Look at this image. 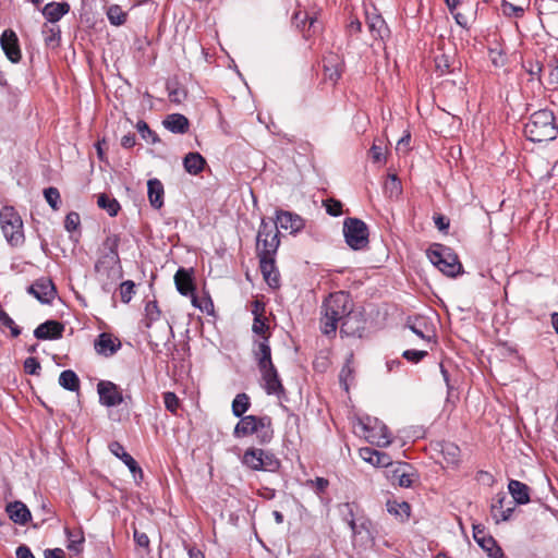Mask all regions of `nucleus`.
Returning <instances> with one entry per match:
<instances>
[{
  "label": "nucleus",
  "instance_id": "f257e3e1",
  "mask_svg": "<svg viewBox=\"0 0 558 558\" xmlns=\"http://www.w3.org/2000/svg\"><path fill=\"white\" fill-rule=\"evenodd\" d=\"M353 310V301L349 293L338 291L330 293L322 305L320 330L326 336H335L339 322H342Z\"/></svg>",
  "mask_w": 558,
  "mask_h": 558
},
{
  "label": "nucleus",
  "instance_id": "f03ea898",
  "mask_svg": "<svg viewBox=\"0 0 558 558\" xmlns=\"http://www.w3.org/2000/svg\"><path fill=\"white\" fill-rule=\"evenodd\" d=\"M120 239L118 235L108 236L104 242L106 252L95 264V271L99 278L106 277L110 282H104L102 288L109 292L111 284L122 277L120 258L118 254Z\"/></svg>",
  "mask_w": 558,
  "mask_h": 558
},
{
  "label": "nucleus",
  "instance_id": "7ed1b4c3",
  "mask_svg": "<svg viewBox=\"0 0 558 558\" xmlns=\"http://www.w3.org/2000/svg\"><path fill=\"white\" fill-rule=\"evenodd\" d=\"M524 133L532 142H548L557 137L558 128L555 123L554 113L550 110L542 109L531 114L524 125Z\"/></svg>",
  "mask_w": 558,
  "mask_h": 558
},
{
  "label": "nucleus",
  "instance_id": "20e7f679",
  "mask_svg": "<svg viewBox=\"0 0 558 558\" xmlns=\"http://www.w3.org/2000/svg\"><path fill=\"white\" fill-rule=\"evenodd\" d=\"M144 324L147 328L149 343L155 347L167 342L172 336V327L166 319L161 318V312L156 301L147 302Z\"/></svg>",
  "mask_w": 558,
  "mask_h": 558
},
{
  "label": "nucleus",
  "instance_id": "39448f33",
  "mask_svg": "<svg viewBox=\"0 0 558 558\" xmlns=\"http://www.w3.org/2000/svg\"><path fill=\"white\" fill-rule=\"evenodd\" d=\"M254 434L260 444H268L274 437L271 418L267 415L241 416V420L233 429V436L235 438H242Z\"/></svg>",
  "mask_w": 558,
  "mask_h": 558
},
{
  "label": "nucleus",
  "instance_id": "423d86ee",
  "mask_svg": "<svg viewBox=\"0 0 558 558\" xmlns=\"http://www.w3.org/2000/svg\"><path fill=\"white\" fill-rule=\"evenodd\" d=\"M0 225L10 245L17 246L24 242L23 221L13 207L5 206L0 210Z\"/></svg>",
  "mask_w": 558,
  "mask_h": 558
},
{
  "label": "nucleus",
  "instance_id": "0eeeda50",
  "mask_svg": "<svg viewBox=\"0 0 558 558\" xmlns=\"http://www.w3.org/2000/svg\"><path fill=\"white\" fill-rule=\"evenodd\" d=\"M429 260L445 275L454 277L460 274L462 265L450 248L435 245L427 252Z\"/></svg>",
  "mask_w": 558,
  "mask_h": 558
},
{
  "label": "nucleus",
  "instance_id": "6e6552de",
  "mask_svg": "<svg viewBox=\"0 0 558 558\" xmlns=\"http://www.w3.org/2000/svg\"><path fill=\"white\" fill-rule=\"evenodd\" d=\"M242 463L253 471L275 472L280 466V461L274 453L258 448H248L244 451Z\"/></svg>",
  "mask_w": 558,
  "mask_h": 558
},
{
  "label": "nucleus",
  "instance_id": "1a4fd4ad",
  "mask_svg": "<svg viewBox=\"0 0 558 558\" xmlns=\"http://www.w3.org/2000/svg\"><path fill=\"white\" fill-rule=\"evenodd\" d=\"M343 234L347 244L355 251L368 245V227L359 218H347L343 222Z\"/></svg>",
  "mask_w": 558,
  "mask_h": 558
},
{
  "label": "nucleus",
  "instance_id": "9d476101",
  "mask_svg": "<svg viewBox=\"0 0 558 558\" xmlns=\"http://www.w3.org/2000/svg\"><path fill=\"white\" fill-rule=\"evenodd\" d=\"M279 245L280 240L277 226H274L271 222L262 219L256 236L257 256L276 255Z\"/></svg>",
  "mask_w": 558,
  "mask_h": 558
},
{
  "label": "nucleus",
  "instance_id": "9b49d317",
  "mask_svg": "<svg viewBox=\"0 0 558 558\" xmlns=\"http://www.w3.org/2000/svg\"><path fill=\"white\" fill-rule=\"evenodd\" d=\"M365 438L377 447H387L391 444V435L388 427L377 418L366 417L362 422Z\"/></svg>",
  "mask_w": 558,
  "mask_h": 558
},
{
  "label": "nucleus",
  "instance_id": "f8f14e48",
  "mask_svg": "<svg viewBox=\"0 0 558 558\" xmlns=\"http://www.w3.org/2000/svg\"><path fill=\"white\" fill-rule=\"evenodd\" d=\"M193 275L194 270L192 268H179L174 275V284L180 294L192 296V304L195 307L203 308L202 305L197 303V299L194 295L195 284Z\"/></svg>",
  "mask_w": 558,
  "mask_h": 558
},
{
  "label": "nucleus",
  "instance_id": "ddd939ff",
  "mask_svg": "<svg viewBox=\"0 0 558 558\" xmlns=\"http://www.w3.org/2000/svg\"><path fill=\"white\" fill-rule=\"evenodd\" d=\"M389 470L388 477L392 484H398L400 487H411L416 478V474L411 464L405 462H392Z\"/></svg>",
  "mask_w": 558,
  "mask_h": 558
},
{
  "label": "nucleus",
  "instance_id": "4468645a",
  "mask_svg": "<svg viewBox=\"0 0 558 558\" xmlns=\"http://www.w3.org/2000/svg\"><path fill=\"white\" fill-rule=\"evenodd\" d=\"M27 292L43 304H51L57 294V289L51 279L43 277L27 288Z\"/></svg>",
  "mask_w": 558,
  "mask_h": 558
},
{
  "label": "nucleus",
  "instance_id": "2eb2a0df",
  "mask_svg": "<svg viewBox=\"0 0 558 558\" xmlns=\"http://www.w3.org/2000/svg\"><path fill=\"white\" fill-rule=\"evenodd\" d=\"M99 401L106 407H117L123 402L120 388L111 381H100L97 385Z\"/></svg>",
  "mask_w": 558,
  "mask_h": 558
},
{
  "label": "nucleus",
  "instance_id": "dca6fc26",
  "mask_svg": "<svg viewBox=\"0 0 558 558\" xmlns=\"http://www.w3.org/2000/svg\"><path fill=\"white\" fill-rule=\"evenodd\" d=\"M474 541L488 554L492 558H501L502 549L497 545L496 541L486 534L485 529L481 525H473Z\"/></svg>",
  "mask_w": 558,
  "mask_h": 558
},
{
  "label": "nucleus",
  "instance_id": "f3484780",
  "mask_svg": "<svg viewBox=\"0 0 558 558\" xmlns=\"http://www.w3.org/2000/svg\"><path fill=\"white\" fill-rule=\"evenodd\" d=\"M365 329V322L361 314L353 311L341 322L340 333L347 337L361 338Z\"/></svg>",
  "mask_w": 558,
  "mask_h": 558
},
{
  "label": "nucleus",
  "instance_id": "a211bd4d",
  "mask_svg": "<svg viewBox=\"0 0 558 558\" xmlns=\"http://www.w3.org/2000/svg\"><path fill=\"white\" fill-rule=\"evenodd\" d=\"M0 44L2 50L11 62L17 63L21 60L19 39L13 31H4L0 37Z\"/></svg>",
  "mask_w": 558,
  "mask_h": 558
},
{
  "label": "nucleus",
  "instance_id": "6ab92c4d",
  "mask_svg": "<svg viewBox=\"0 0 558 558\" xmlns=\"http://www.w3.org/2000/svg\"><path fill=\"white\" fill-rule=\"evenodd\" d=\"M274 226L280 227L281 229L289 230L291 233H295L303 229L304 220L296 214L278 210L276 216V222Z\"/></svg>",
  "mask_w": 558,
  "mask_h": 558
},
{
  "label": "nucleus",
  "instance_id": "aec40b11",
  "mask_svg": "<svg viewBox=\"0 0 558 558\" xmlns=\"http://www.w3.org/2000/svg\"><path fill=\"white\" fill-rule=\"evenodd\" d=\"M259 371L265 383L264 387L268 395H279L283 392V386L274 364H270L269 366L265 365V367L259 368Z\"/></svg>",
  "mask_w": 558,
  "mask_h": 558
},
{
  "label": "nucleus",
  "instance_id": "412c9836",
  "mask_svg": "<svg viewBox=\"0 0 558 558\" xmlns=\"http://www.w3.org/2000/svg\"><path fill=\"white\" fill-rule=\"evenodd\" d=\"M366 25L374 38L384 39L386 36H388L389 29L387 24L375 9L373 11H366Z\"/></svg>",
  "mask_w": 558,
  "mask_h": 558
},
{
  "label": "nucleus",
  "instance_id": "4be33fe9",
  "mask_svg": "<svg viewBox=\"0 0 558 558\" xmlns=\"http://www.w3.org/2000/svg\"><path fill=\"white\" fill-rule=\"evenodd\" d=\"M259 258V268L267 283L277 288L279 286V272L275 266V255H262Z\"/></svg>",
  "mask_w": 558,
  "mask_h": 558
},
{
  "label": "nucleus",
  "instance_id": "5701e85b",
  "mask_svg": "<svg viewBox=\"0 0 558 558\" xmlns=\"http://www.w3.org/2000/svg\"><path fill=\"white\" fill-rule=\"evenodd\" d=\"M63 331L64 326L61 323L47 320L34 330V336L39 340L59 339L62 337Z\"/></svg>",
  "mask_w": 558,
  "mask_h": 558
},
{
  "label": "nucleus",
  "instance_id": "b1692460",
  "mask_svg": "<svg viewBox=\"0 0 558 558\" xmlns=\"http://www.w3.org/2000/svg\"><path fill=\"white\" fill-rule=\"evenodd\" d=\"M109 449L116 457H118L124 462V464L129 468L131 473H133L135 480L137 475L140 476V478H143L142 469L138 466L137 462L133 459V457L124 450L121 444H119L118 441H113L109 445Z\"/></svg>",
  "mask_w": 558,
  "mask_h": 558
},
{
  "label": "nucleus",
  "instance_id": "393cba45",
  "mask_svg": "<svg viewBox=\"0 0 558 558\" xmlns=\"http://www.w3.org/2000/svg\"><path fill=\"white\" fill-rule=\"evenodd\" d=\"M95 350L98 354L104 356L113 355L121 347L118 339H113L110 333H100L95 340Z\"/></svg>",
  "mask_w": 558,
  "mask_h": 558
},
{
  "label": "nucleus",
  "instance_id": "a878e982",
  "mask_svg": "<svg viewBox=\"0 0 558 558\" xmlns=\"http://www.w3.org/2000/svg\"><path fill=\"white\" fill-rule=\"evenodd\" d=\"M360 457L371 463L374 466L379 468H388L392 466V460L391 457L386 453L381 452L372 448H362L360 449Z\"/></svg>",
  "mask_w": 558,
  "mask_h": 558
},
{
  "label": "nucleus",
  "instance_id": "bb28decb",
  "mask_svg": "<svg viewBox=\"0 0 558 558\" xmlns=\"http://www.w3.org/2000/svg\"><path fill=\"white\" fill-rule=\"evenodd\" d=\"M148 201L151 207L159 209L163 206L165 190L160 180L150 179L147 182Z\"/></svg>",
  "mask_w": 558,
  "mask_h": 558
},
{
  "label": "nucleus",
  "instance_id": "cd10ccee",
  "mask_svg": "<svg viewBox=\"0 0 558 558\" xmlns=\"http://www.w3.org/2000/svg\"><path fill=\"white\" fill-rule=\"evenodd\" d=\"M10 519L17 524L24 525L31 520V511L22 501H14L7 506Z\"/></svg>",
  "mask_w": 558,
  "mask_h": 558
},
{
  "label": "nucleus",
  "instance_id": "c85d7f7f",
  "mask_svg": "<svg viewBox=\"0 0 558 558\" xmlns=\"http://www.w3.org/2000/svg\"><path fill=\"white\" fill-rule=\"evenodd\" d=\"M325 77L331 82H337L342 73V61L333 53L324 59Z\"/></svg>",
  "mask_w": 558,
  "mask_h": 558
},
{
  "label": "nucleus",
  "instance_id": "c756f323",
  "mask_svg": "<svg viewBox=\"0 0 558 558\" xmlns=\"http://www.w3.org/2000/svg\"><path fill=\"white\" fill-rule=\"evenodd\" d=\"M508 490L517 504L525 505L530 502V487L526 484L517 480H510Z\"/></svg>",
  "mask_w": 558,
  "mask_h": 558
},
{
  "label": "nucleus",
  "instance_id": "7c9ffc66",
  "mask_svg": "<svg viewBox=\"0 0 558 558\" xmlns=\"http://www.w3.org/2000/svg\"><path fill=\"white\" fill-rule=\"evenodd\" d=\"M254 356L257 361L258 368H264L265 365L274 364L271 361V350L268 343V337H263V339L256 342V348L254 349Z\"/></svg>",
  "mask_w": 558,
  "mask_h": 558
},
{
  "label": "nucleus",
  "instance_id": "2f4dec72",
  "mask_svg": "<svg viewBox=\"0 0 558 558\" xmlns=\"http://www.w3.org/2000/svg\"><path fill=\"white\" fill-rule=\"evenodd\" d=\"M163 125L172 133L184 134L187 132L190 123L185 116L172 113L163 120Z\"/></svg>",
  "mask_w": 558,
  "mask_h": 558
},
{
  "label": "nucleus",
  "instance_id": "473e14b6",
  "mask_svg": "<svg viewBox=\"0 0 558 558\" xmlns=\"http://www.w3.org/2000/svg\"><path fill=\"white\" fill-rule=\"evenodd\" d=\"M206 165L205 158L198 153H189L183 159V167L190 174H199Z\"/></svg>",
  "mask_w": 558,
  "mask_h": 558
},
{
  "label": "nucleus",
  "instance_id": "72a5a7b5",
  "mask_svg": "<svg viewBox=\"0 0 558 558\" xmlns=\"http://www.w3.org/2000/svg\"><path fill=\"white\" fill-rule=\"evenodd\" d=\"M70 10V5L66 2L58 3L51 2L45 5L43 9L44 16L49 22H58L64 14Z\"/></svg>",
  "mask_w": 558,
  "mask_h": 558
},
{
  "label": "nucleus",
  "instance_id": "f704fd0d",
  "mask_svg": "<svg viewBox=\"0 0 558 558\" xmlns=\"http://www.w3.org/2000/svg\"><path fill=\"white\" fill-rule=\"evenodd\" d=\"M506 496L498 495L495 502L492 505V515L496 522L508 520L512 512L513 507H505Z\"/></svg>",
  "mask_w": 558,
  "mask_h": 558
},
{
  "label": "nucleus",
  "instance_id": "c9c22d12",
  "mask_svg": "<svg viewBox=\"0 0 558 558\" xmlns=\"http://www.w3.org/2000/svg\"><path fill=\"white\" fill-rule=\"evenodd\" d=\"M387 510L390 514L395 515L401 522L407 521L411 514V507L407 501H388Z\"/></svg>",
  "mask_w": 558,
  "mask_h": 558
},
{
  "label": "nucleus",
  "instance_id": "e433bc0d",
  "mask_svg": "<svg viewBox=\"0 0 558 558\" xmlns=\"http://www.w3.org/2000/svg\"><path fill=\"white\" fill-rule=\"evenodd\" d=\"M59 385L70 391L80 389V379L75 372L71 369L63 371L59 376Z\"/></svg>",
  "mask_w": 558,
  "mask_h": 558
},
{
  "label": "nucleus",
  "instance_id": "4c0bfd02",
  "mask_svg": "<svg viewBox=\"0 0 558 558\" xmlns=\"http://www.w3.org/2000/svg\"><path fill=\"white\" fill-rule=\"evenodd\" d=\"M250 397L244 392L238 393L232 401V413L236 417L244 416L243 414L250 409Z\"/></svg>",
  "mask_w": 558,
  "mask_h": 558
},
{
  "label": "nucleus",
  "instance_id": "58836bf2",
  "mask_svg": "<svg viewBox=\"0 0 558 558\" xmlns=\"http://www.w3.org/2000/svg\"><path fill=\"white\" fill-rule=\"evenodd\" d=\"M97 204L100 208L105 209L109 216L114 217L118 215L120 210V204L116 198L109 197L106 194H100L98 196Z\"/></svg>",
  "mask_w": 558,
  "mask_h": 558
},
{
  "label": "nucleus",
  "instance_id": "ea45409f",
  "mask_svg": "<svg viewBox=\"0 0 558 558\" xmlns=\"http://www.w3.org/2000/svg\"><path fill=\"white\" fill-rule=\"evenodd\" d=\"M107 16L112 25L120 26L126 21V13L117 4L109 7Z\"/></svg>",
  "mask_w": 558,
  "mask_h": 558
},
{
  "label": "nucleus",
  "instance_id": "a19ab883",
  "mask_svg": "<svg viewBox=\"0 0 558 558\" xmlns=\"http://www.w3.org/2000/svg\"><path fill=\"white\" fill-rule=\"evenodd\" d=\"M385 190L390 197H398L402 192V186L397 174H389L385 184Z\"/></svg>",
  "mask_w": 558,
  "mask_h": 558
},
{
  "label": "nucleus",
  "instance_id": "79ce46f5",
  "mask_svg": "<svg viewBox=\"0 0 558 558\" xmlns=\"http://www.w3.org/2000/svg\"><path fill=\"white\" fill-rule=\"evenodd\" d=\"M501 12L507 17H522L525 9L521 5H514L506 0L501 3Z\"/></svg>",
  "mask_w": 558,
  "mask_h": 558
},
{
  "label": "nucleus",
  "instance_id": "37998d69",
  "mask_svg": "<svg viewBox=\"0 0 558 558\" xmlns=\"http://www.w3.org/2000/svg\"><path fill=\"white\" fill-rule=\"evenodd\" d=\"M65 533L68 536L69 545L68 548L70 550L81 551V545L84 542V536L82 532H73L69 529H65Z\"/></svg>",
  "mask_w": 558,
  "mask_h": 558
},
{
  "label": "nucleus",
  "instance_id": "c03bdc74",
  "mask_svg": "<svg viewBox=\"0 0 558 558\" xmlns=\"http://www.w3.org/2000/svg\"><path fill=\"white\" fill-rule=\"evenodd\" d=\"M0 327H8L11 330L12 337H17L21 333V329L15 325L14 320L9 314L0 307Z\"/></svg>",
  "mask_w": 558,
  "mask_h": 558
},
{
  "label": "nucleus",
  "instance_id": "a18cd8bd",
  "mask_svg": "<svg viewBox=\"0 0 558 558\" xmlns=\"http://www.w3.org/2000/svg\"><path fill=\"white\" fill-rule=\"evenodd\" d=\"M44 196L46 202L50 205L53 210L59 209V204L61 201L60 193L57 187L50 186L44 190Z\"/></svg>",
  "mask_w": 558,
  "mask_h": 558
},
{
  "label": "nucleus",
  "instance_id": "49530a36",
  "mask_svg": "<svg viewBox=\"0 0 558 558\" xmlns=\"http://www.w3.org/2000/svg\"><path fill=\"white\" fill-rule=\"evenodd\" d=\"M548 69V77H547V85L550 88H557L558 87V60L553 59L547 64Z\"/></svg>",
  "mask_w": 558,
  "mask_h": 558
},
{
  "label": "nucleus",
  "instance_id": "de8ad7c7",
  "mask_svg": "<svg viewBox=\"0 0 558 558\" xmlns=\"http://www.w3.org/2000/svg\"><path fill=\"white\" fill-rule=\"evenodd\" d=\"M135 293V284L132 280H126L120 284V298L123 303H129Z\"/></svg>",
  "mask_w": 558,
  "mask_h": 558
},
{
  "label": "nucleus",
  "instance_id": "09e8293b",
  "mask_svg": "<svg viewBox=\"0 0 558 558\" xmlns=\"http://www.w3.org/2000/svg\"><path fill=\"white\" fill-rule=\"evenodd\" d=\"M136 129L144 140H150L151 143L154 144L159 141L157 134L149 129L148 124L145 121H138L136 123Z\"/></svg>",
  "mask_w": 558,
  "mask_h": 558
},
{
  "label": "nucleus",
  "instance_id": "8fccbe9b",
  "mask_svg": "<svg viewBox=\"0 0 558 558\" xmlns=\"http://www.w3.org/2000/svg\"><path fill=\"white\" fill-rule=\"evenodd\" d=\"M163 403L169 412L175 414L180 405V400L174 392L168 391L163 393Z\"/></svg>",
  "mask_w": 558,
  "mask_h": 558
},
{
  "label": "nucleus",
  "instance_id": "3c124183",
  "mask_svg": "<svg viewBox=\"0 0 558 558\" xmlns=\"http://www.w3.org/2000/svg\"><path fill=\"white\" fill-rule=\"evenodd\" d=\"M524 68L526 69V72L531 75V80L536 78L537 81L541 82V76L544 66L539 62L527 61V63L524 64Z\"/></svg>",
  "mask_w": 558,
  "mask_h": 558
},
{
  "label": "nucleus",
  "instance_id": "603ef678",
  "mask_svg": "<svg viewBox=\"0 0 558 558\" xmlns=\"http://www.w3.org/2000/svg\"><path fill=\"white\" fill-rule=\"evenodd\" d=\"M81 223L80 215L75 211H71L66 215L64 220V228L72 232L75 231Z\"/></svg>",
  "mask_w": 558,
  "mask_h": 558
},
{
  "label": "nucleus",
  "instance_id": "864d4df0",
  "mask_svg": "<svg viewBox=\"0 0 558 558\" xmlns=\"http://www.w3.org/2000/svg\"><path fill=\"white\" fill-rule=\"evenodd\" d=\"M326 211L333 217L342 214V204L340 201L330 198L325 202Z\"/></svg>",
  "mask_w": 558,
  "mask_h": 558
},
{
  "label": "nucleus",
  "instance_id": "5fc2aeb1",
  "mask_svg": "<svg viewBox=\"0 0 558 558\" xmlns=\"http://www.w3.org/2000/svg\"><path fill=\"white\" fill-rule=\"evenodd\" d=\"M268 329V325L266 324V320L265 318H263L260 315H257L255 313V317H254V322H253V326H252V330L256 333V335H260L263 337H266L265 336V332L266 330Z\"/></svg>",
  "mask_w": 558,
  "mask_h": 558
},
{
  "label": "nucleus",
  "instance_id": "6e6d98bb",
  "mask_svg": "<svg viewBox=\"0 0 558 558\" xmlns=\"http://www.w3.org/2000/svg\"><path fill=\"white\" fill-rule=\"evenodd\" d=\"M40 369V363L36 357H27L24 361V371L29 375H37Z\"/></svg>",
  "mask_w": 558,
  "mask_h": 558
},
{
  "label": "nucleus",
  "instance_id": "4d7b16f0",
  "mask_svg": "<svg viewBox=\"0 0 558 558\" xmlns=\"http://www.w3.org/2000/svg\"><path fill=\"white\" fill-rule=\"evenodd\" d=\"M427 355V351L421 350H405L402 356L413 363L420 362L423 357Z\"/></svg>",
  "mask_w": 558,
  "mask_h": 558
},
{
  "label": "nucleus",
  "instance_id": "13d9d810",
  "mask_svg": "<svg viewBox=\"0 0 558 558\" xmlns=\"http://www.w3.org/2000/svg\"><path fill=\"white\" fill-rule=\"evenodd\" d=\"M133 537H134L135 543L140 547H144L146 549H149V538L146 535V533L138 532L137 530H134Z\"/></svg>",
  "mask_w": 558,
  "mask_h": 558
},
{
  "label": "nucleus",
  "instance_id": "bf43d9fd",
  "mask_svg": "<svg viewBox=\"0 0 558 558\" xmlns=\"http://www.w3.org/2000/svg\"><path fill=\"white\" fill-rule=\"evenodd\" d=\"M369 156L374 162H380L381 160H384L385 157L384 148L381 146L373 144V146L369 149Z\"/></svg>",
  "mask_w": 558,
  "mask_h": 558
},
{
  "label": "nucleus",
  "instance_id": "052dcab7",
  "mask_svg": "<svg viewBox=\"0 0 558 558\" xmlns=\"http://www.w3.org/2000/svg\"><path fill=\"white\" fill-rule=\"evenodd\" d=\"M307 484L314 486L317 493H323L328 487L329 482L324 477H316L314 481H308Z\"/></svg>",
  "mask_w": 558,
  "mask_h": 558
},
{
  "label": "nucleus",
  "instance_id": "680f3d73",
  "mask_svg": "<svg viewBox=\"0 0 558 558\" xmlns=\"http://www.w3.org/2000/svg\"><path fill=\"white\" fill-rule=\"evenodd\" d=\"M436 68L440 71V73H445L449 71V62L445 54H441L440 57H437L435 59Z\"/></svg>",
  "mask_w": 558,
  "mask_h": 558
},
{
  "label": "nucleus",
  "instance_id": "e2e57ef3",
  "mask_svg": "<svg viewBox=\"0 0 558 558\" xmlns=\"http://www.w3.org/2000/svg\"><path fill=\"white\" fill-rule=\"evenodd\" d=\"M16 558H35L29 547L21 545L15 550Z\"/></svg>",
  "mask_w": 558,
  "mask_h": 558
},
{
  "label": "nucleus",
  "instance_id": "0e129e2a",
  "mask_svg": "<svg viewBox=\"0 0 558 558\" xmlns=\"http://www.w3.org/2000/svg\"><path fill=\"white\" fill-rule=\"evenodd\" d=\"M434 221L440 231H445L449 228V219L442 215L435 216Z\"/></svg>",
  "mask_w": 558,
  "mask_h": 558
},
{
  "label": "nucleus",
  "instance_id": "69168bd1",
  "mask_svg": "<svg viewBox=\"0 0 558 558\" xmlns=\"http://www.w3.org/2000/svg\"><path fill=\"white\" fill-rule=\"evenodd\" d=\"M136 143L135 134L129 133L121 138V146L124 148H132Z\"/></svg>",
  "mask_w": 558,
  "mask_h": 558
},
{
  "label": "nucleus",
  "instance_id": "338daca9",
  "mask_svg": "<svg viewBox=\"0 0 558 558\" xmlns=\"http://www.w3.org/2000/svg\"><path fill=\"white\" fill-rule=\"evenodd\" d=\"M411 136L410 134H407L402 136L397 144V150H403L407 151L409 149Z\"/></svg>",
  "mask_w": 558,
  "mask_h": 558
},
{
  "label": "nucleus",
  "instance_id": "774afa93",
  "mask_svg": "<svg viewBox=\"0 0 558 558\" xmlns=\"http://www.w3.org/2000/svg\"><path fill=\"white\" fill-rule=\"evenodd\" d=\"M45 558H64V553L60 548L46 549Z\"/></svg>",
  "mask_w": 558,
  "mask_h": 558
}]
</instances>
